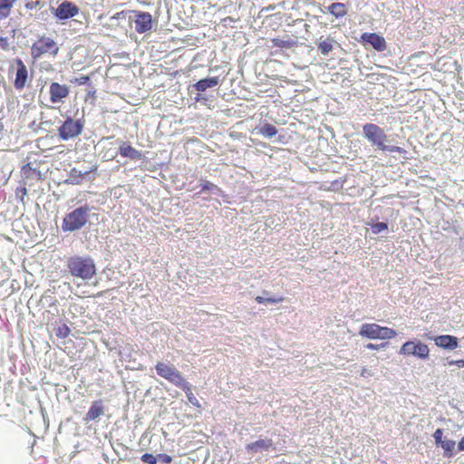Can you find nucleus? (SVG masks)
Wrapping results in <instances>:
<instances>
[{"instance_id":"nucleus-12","label":"nucleus","mask_w":464,"mask_h":464,"mask_svg":"<svg viewBox=\"0 0 464 464\" xmlns=\"http://www.w3.org/2000/svg\"><path fill=\"white\" fill-rule=\"evenodd\" d=\"M79 7L72 2H62L54 11V15L59 20H67L79 14Z\"/></svg>"},{"instance_id":"nucleus-9","label":"nucleus","mask_w":464,"mask_h":464,"mask_svg":"<svg viewBox=\"0 0 464 464\" xmlns=\"http://www.w3.org/2000/svg\"><path fill=\"white\" fill-rule=\"evenodd\" d=\"M364 137L373 145H384L387 136L384 130L376 124L366 123L362 127Z\"/></svg>"},{"instance_id":"nucleus-39","label":"nucleus","mask_w":464,"mask_h":464,"mask_svg":"<svg viewBox=\"0 0 464 464\" xmlns=\"http://www.w3.org/2000/svg\"><path fill=\"white\" fill-rule=\"evenodd\" d=\"M214 187H215L214 184H212L211 182L206 181L205 183L202 184V190H209V189H212Z\"/></svg>"},{"instance_id":"nucleus-40","label":"nucleus","mask_w":464,"mask_h":464,"mask_svg":"<svg viewBox=\"0 0 464 464\" xmlns=\"http://www.w3.org/2000/svg\"><path fill=\"white\" fill-rule=\"evenodd\" d=\"M371 375H372L371 372L366 368L362 369L361 376L367 377V376H371Z\"/></svg>"},{"instance_id":"nucleus-14","label":"nucleus","mask_w":464,"mask_h":464,"mask_svg":"<svg viewBox=\"0 0 464 464\" xmlns=\"http://www.w3.org/2000/svg\"><path fill=\"white\" fill-rule=\"evenodd\" d=\"M96 167H93L89 170L72 168L69 173V179L72 184H82L84 181L93 179Z\"/></svg>"},{"instance_id":"nucleus-10","label":"nucleus","mask_w":464,"mask_h":464,"mask_svg":"<svg viewBox=\"0 0 464 464\" xmlns=\"http://www.w3.org/2000/svg\"><path fill=\"white\" fill-rule=\"evenodd\" d=\"M70 94V88L66 84L53 82L49 87L50 102L52 103H63Z\"/></svg>"},{"instance_id":"nucleus-21","label":"nucleus","mask_w":464,"mask_h":464,"mask_svg":"<svg viewBox=\"0 0 464 464\" xmlns=\"http://www.w3.org/2000/svg\"><path fill=\"white\" fill-rule=\"evenodd\" d=\"M328 10L336 18L343 17L347 14L346 6L343 3H333Z\"/></svg>"},{"instance_id":"nucleus-42","label":"nucleus","mask_w":464,"mask_h":464,"mask_svg":"<svg viewBox=\"0 0 464 464\" xmlns=\"http://www.w3.org/2000/svg\"><path fill=\"white\" fill-rule=\"evenodd\" d=\"M382 148L385 149L386 147H382ZM387 148L389 149V151H391V152L400 150V147L392 146V147H387Z\"/></svg>"},{"instance_id":"nucleus-11","label":"nucleus","mask_w":464,"mask_h":464,"mask_svg":"<svg viewBox=\"0 0 464 464\" xmlns=\"http://www.w3.org/2000/svg\"><path fill=\"white\" fill-rule=\"evenodd\" d=\"M16 65L15 78L14 81V87L17 91H22L27 84L29 74L28 70L22 59L17 58L14 61Z\"/></svg>"},{"instance_id":"nucleus-22","label":"nucleus","mask_w":464,"mask_h":464,"mask_svg":"<svg viewBox=\"0 0 464 464\" xmlns=\"http://www.w3.org/2000/svg\"><path fill=\"white\" fill-rule=\"evenodd\" d=\"M181 390H183L187 395V398L188 401L193 404L194 406H197L198 408L200 407V404L198 401V399L194 396L191 391V385L187 382H183L181 385L179 386Z\"/></svg>"},{"instance_id":"nucleus-6","label":"nucleus","mask_w":464,"mask_h":464,"mask_svg":"<svg viewBox=\"0 0 464 464\" xmlns=\"http://www.w3.org/2000/svg\"><path fill=\"white\" fill-rule=\"evenodd\" d=\"M83 130V122L81 120L67 118L58 128V135L63 140H68L79 136Z\"/></svg>"},{"instance_id":"nucleus-1","label":"nucleus","mask_w":464,"mask_h":464,"mask_svg":"<svg viewBox=\"0 0 464 464\" xmlns=\"http://www.w3.org/2000/svg\"><path fill=\"white\" fill-rule=\"evenodd\" d=\"M66 267L72 276L82 280H89L96 274V266L91 257L71 256L66 262Z\"/></svg>"},{"instance_id":"nucleus-35","label":"nucleus","mask_w":464,"mask_h":464,"mask_svg":"<svg viewBox=\"0 0 464 464\" xmlns=\"http://www.w3.org/2000/svg\"><path fill=\"white\" fill-rule=\"evenodd\" d=\"M157 457H158V460L161 461L164 464H170L172 462L171 456H169L168 454L160 453V454L157 455Z\"/></svg>"},{"instance_id":"nucleus-18","label":"nucleus","mask_w":464,"mask_h":464,"mask_svg":"<svg viewBox=\"0 0 464 464\" xmlns=\"http://www.w3.org/2000/svg\"><path fill=\"white\" fill-rule=\"evenodd\" d=\"M104 412V408L102 406V401H95L92 403L90 409L88 410L85 417L83 418L84 421L89 422L96 420Z\"/></svg>"},{"instance_id":"nucleus-25","label":"nucleus","mask_w":464,"mask_h":464,"mask_svg":"<svg viewBox=\"0 0 464 464\" xmlns=\"http://www.w3.org/2000/svg\"><path fill=\"white\" fill-rule=\"evenodd\" d=\"M257 132L266 138H272L276 135L277 129L273 124L266 123L258 129Z\"/></svg>"},{"instance_id":"nucleus-15","label":"nucleus","mask_w":464,"mask_h":464,"mask_svg":"<svg viewBox=\"0 0 464 464\" xmlns=\"http://www.w3.org/2000/svg\"><path fill=\"white\" fill-rule=\"evenodd\" d=\"M135 30L143 34L151 29L152 26V17L150 13L147 12H138L135 15Z\"/></svg>"},{"instance_id":"nucleus-28","label":"nucleus","mask_w":464,"mask_h":464,"mask_svg":"<svg viewBox=\"0 0 464 464\" xmlns=\"http://www.w3.org/2000/svg\"><path fill=\"white\" fill-rule=\"evenodd\" d=\"M273 46L280 48H291L295 45L293 40H283L280 38L272 39Z\"/></svg>"},{"instance_id":"nucleus-36","label":"nucleus","mask_w":464,"mask_h":464,"mask_svg":"<svg viewBox=\"0 0 464 464\" xmlns=\"http://www.w3.org/2000/svg\"><path fill=\"white\" fill-rule=\"evenodd\" d=\"M0 48L3 51H8L10 48L9 40L7 37H0Z\"/></svg>"},{"instance_id":"nucleus-32","label":"nucleus","mask_w":464,"mask_h":464,"mask_svg":"<svg viewBox=\"0 0 464 464\" xmlns=\"http://www.w3.org/2000/svg\"><path fill=\"white\" fill-rule=\"evenodd\" d=\"M140 459L144 462V463H148V464H156L157 461H158V457L157 456H154L153 454H150V453H145L141 456Z\"/></svg>"},{"instance_id":"nucleus-33","label":"nucleus","mask_w":464,"mask_h":464,"mask_svg":"<svg viewBox=\"0 0 464 464\" xmlns=\"http://www.w3.org/2000/svg\"><path fill=\"white\" fill-rule=\"evenodd\" d=\"M72 83H76L78 85H84L87 84L90 82V76L88 75H82L78 78H75L71 81Z\"/></svg>"},{"instance_id":"nucleus-27","label":"nucleus","mask_w":464,"mask_h":464,"mask_svg":"<svg viewBox=\"0 0 464 464\" xmlns=\"http://www.w3.org/2000/svg\"><path fill=\"white\" fill-rule=\"evenodd\" d=\"M334 41L333 39H327L324 41H321L318 44V49L322 54L327 55L333 50V43Z\"/></svg>"},{"instance_id":"nucleus-38","label":"nucleus","mask_w":464,"mask_h":464,"mask_svg":"<svg viewBox=\"0 0 464 464\" xmlns=\"http://www.w3.org/2000/svg\"><path fill=\"white\" fill-rule=\"evenodd\" d=\"M450 365H457L459 368H463L464 367V360L463 359H459V360H456V361H450L449 362Z\"/></svg>"},{"instance_id":"nucleus-17","label":"nucleus","mask_w":464,"mask_h":464,"mask_svg":"<svg viewBox=\"0 0 464 464\" xmlns=\"http://www.w3.org/2000/svg\"><path fill=\"white\" fill-rule=\"evenodd\" d=\"M272 446L273 440L271 439H259L254 442L246 444V450L250 453H256L261 450H268Z\"/></svg>"},{"instance_id":"nucleus-34","label":"nucleus","mask_w":464,"mask_h":464,"mask_svg":"<svg viewBox=\"0 0 464 464\" xmlns=\"http://www.w3.org/2000/svg\"><path fill=\"white\" fill-rule=\"evenodd\" d=\"M443 431L441 429H437L433 433V438L436 445H440L444 440H442Z\"/></svg>"},{"instance_id":"nucleus-7","label":"nucleus","mask_w":464,"mask_h":464,"mask_svg":"<svg viewBox=\"0 0 464 464\" xmlns=\"http://www.w3.org/2000/svg\"><path fill=\"white\" fill-rule=\"evenodd\" d=\"M155 369L159 376L166 379L177 387L186 381L173 365L160 362L156 364Z\"/></svg>"},{"instance_id":"nucleus-26","label":"nucleus","mask_w":464,"mask_h":464,"mask_svg":"<svg viewBox=\"0 0 464 464\" xmlns=\"http://www.w3.org/2000/svg\"><path fill=\"white\" fill-rule=\"evenodd\" d=\"M440 447L443 449V455L446 458H451L454 454L455 449V441L452 440H444L440 444Z\"/></svg>"},{"instance_id":"nucleus-29","label":"nucleus","mask_w":464,"mask_h":464,"mask_svg":"<svg viewBox=\"0 0 464 464\" xmlns=\"http://www.w3.org/2000/svg\"><path fill=\"white\" fill-rule=\"evenodd\" d=\"M70 334L71 329L66 324H63L55 329V335L60 339H64L68 337Z\"/></svg>"},{"instance_id":"nucleus-20","label":"nucleus","mask_w":464,"mask_h":464,"mask_svg":"<svg viewBox=\"0 0 464 464\" xmlns=\"http://www.w3.org/2000/svg\"><path fill=\"white\" fill-rule=\"evenodd\" d=\"M16 0H0V20L8 17Z\"/></svg>"},{"instance_id":"nucleus-30","label":"nucleus","mask_w":464,"mask_h":464,"mask_svg":"<svg viewBox=\"0 0 464 464\" xmlns=\"http://www.w3.org/2000/svg\"><path fill=\"white\" fill-rule=\"evenodd\" d=\"M256 301L258 304H265V303L276 304V303H279V302L284 301V297L280 296V297H277V298H274V297L265 298V297H262V296H256Z\"/></svg>"},{"instance_id":"nucleus-23","label":"nucleus","mask_w":464,"mask_h":464,"mask_svg":"<svg viewBox=\"0 0 464 464\" xmlns=\"http://www.w3.org/2000/svg\"><path fill=\"white\" fill-rule=\"evenodd\" d=\"M120 152L121 156L129 157L134 160L141 159V153L136 150L133 147H120Z\"/></svg>"},{"instance_id":"nucleus-37","label":"nucleus","mask_w":464,"mask_h":464,"mask_svg":"<svg viewBox=\"0 0 464 464\" xmlns=\"http://www.w3.org/2000/svg\"><path fill=\"white\" fill-rule=\"evenodd\" d=\"M385 347V343H381V344H375V343H368L366 344V348L367 349H370V350H378L380 348H383Z\"/></svg>"},{"instance_id":"nucleus-13","label":"nucleus","mask_w":464,"mask_h":464,"mask_svg":"<svg viewBox=\"0 0 464 464\" xmlns=\"http://www.w3.org/2000/svg\"><path fill=\"white\" fill-rule=\"evenodd\" d=\"M361 42L368 44L378 52H383L387 49V44L384 37L375 33H363L361 35Z\"/></svg>"},{"instance_id":"nucleus-3","label":"nucleus","mask_w":464,"mask_h":464,"mask_svg":"<svg viewBox=\"0 0 464 464\" xmlns=\"http://www.w3.org/2000/svg\"><path fill=\"white\" fill-rule=\"evenodd\" d=\"M59 53L56 42L47 36L39 37L31 46V56L36 61L44 54L55 57Z\"/></svg>"},{"instance_id":"nucleus-24","label":"nucleus","mask_w":464,"mask_h":464,"mask_svg":"<svg viewBox=\"0 0 464 464\" xmlns=\"http://www.w3.org/2000/svg\"><path fill=\"white\" fill-rule=\"evenodd\" d=\"M20 185L15 188L14 196L17 201L21 202L23 205H24L25 201L24 198L27 196V188L26 186L28 185L25 181H20Z\"/></svg>"},{"instance_id":"nucleus-4","label":"nucleus","mask_w":464,"mask_h":464,"mask_svg":"<svg viewBox=\"0 0 464 464\" xmlns=\"http://www.w3.org/2000/svg\"><path fill=\"white\" fill-rule=\"evenodd\" d=\"M37 153L31 152L27 156L28 162L24 164L21 169V177L23 179L22 181L27 182L28 186H32L34 181L38 182L44 179V176L41 170L38 169V165L41 161L38 162L34 156H37Z\"/></svg>"},{"instance_id":"nucleus-41","label":"nucleus","mask_w":464,"mask_h":464,"mask_svg":"<svg viewBox=\"0 0 464 464\" xmlns=\"http://www.w3.org/2000/svg\"><path fill=\"white\" fill-rule=\"evenodd\" d=\"M458 448L460 451L464 450V437L459 441Z\"/></svg>"},{"instance_id":"nucleus-2","label":"nucleus","mask_w":464,"mask_h":464,"mask_svg":"<svg viewBox=\"0 0 464 464\" xmlns=\"http://www.w3.org/2000/svg\"><path fill=\"white\" fill-rule=\"evenodd\" d=\"M91 208L85 204L66 214L63 219L62 229L64 232H72L83 227L90 218Z\"/></svg>"},{"instance_id":"nucleus-16","label":"nucleus","mask_w":464,"mask_h":464,"mask_svg":"<svg viewBox=\"0 0 464 464\" xmlns=\"http://www.w3.org/2000/svg\"><path fill=\"white\" fill-rule=\"evenodd\" d=\"M434 342L438 347L448 350H454L458 347L459 344V340L456 336L448 334L435 337Z\"/></svg>"},{"instance_id":"nucleus-43","label":"nucleus","mask_w":464,"mask_h":464,"mask_svg":"<svg viewBox=\"0 0 464 464\" xmlns=\"http://www.w3.org/2000/svg\"><path fill=\"white\" fill-rule=\"evenodd\" d=\"M102 292H101V293H98V294H97V296H102Z\"/></svg>"},{"instance_id":"nucleus-31","label":"nucleus","mask_w":464,"mask_h":464,"mask_svg":"<svg viewBox=\"0 0 464 464\" xmlns=\"http://www.w3.org/2000/svg\"><path fill=\"white\" fill-rule=\"evenodd\" d=\"M388 228V225L385 222H378L372 226V231L373 234H378Z\"/></svg>"},{"instance_id":"nucleus-8","label":"nucleus","mask_w":464,"mask_h":464,"mask_svg":"<svg viewBox=\"0 0 464 464\" xmlns=\"http://www.w3.org/2000/svg\"><path fill=\"white\" fill-rule=\"evenodd\" d=\"M399 353L403 355H413L420 359H427L430 349L427 344L420 341H408L402 344Z\"/></svg>"},{"instance_id":"nucleus-19","label":"nucleus","mask_w":464,"mask_h":464,"mask_svg":"<svg viewBox=\"0 0 464 464\" xmlns=\"http://www.w3.org/2000/svg\"><path fill=\"white\" fill-rule=\"evenodd\" d=\"M218 83V77H212V78L199 80L194 86L197 91L204 92L208 88H212V87L217 86Z\"/></svg>"},{"instance_id":"nucleus-5","label":"nucleus","mask_w":464,"mask_h":464,"mask_svg":"<svg viewBox=\"0 0 464 464\" xmlns=\"http://www.w3.org/2000/svg\"><path fill=\"white\" fill-rule=\"evenodd\" d=\"M359 334L372 340H386L394 338L397 333L392 328L377 324H363L360 328Z\"/></svg>"}]
</instances>
